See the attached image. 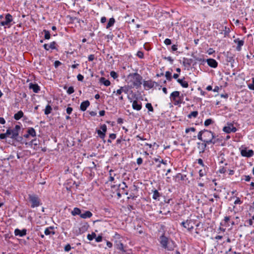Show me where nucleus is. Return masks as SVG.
I'll return each instance as SVG.
<instances>
[{
	"label": "nucleus",
	"instance_id": "nucleus-1",
	"mask_svg": "<svg viewBox=\"0 0 254 254\" xmlns=\"http://www.w3.org/2000/svg\"><path fill=\"white\" fill-rule=\"evenodd\" d=\"M159 242L163 248L168 251H172L175 247V243L162 235L160 237Z\"/></svg>",
	"mask_w": 254,
	"mask_h": 254
},
{
	"label": "nucleus",
	"instance_id": "nucleus-2",
	"mask_svg": "<svg viewBox=\"0 0 254 254\" xmlns=\"http://www.w3.org/2000/svg\"><path fill=\"white\" fill-rule=\"evenodd\" d=\"M127 78L132 82L133 87L138 89L141 87L142 84V76L137 72L130 73L127 76Z\"/></svg>",
	"mask_w": 254,
	"mask_h": 254
},
{
	"label": "nucleus",
	"instance_id": "nucleus-3",
	"mask_svg": "<svg viewBox=\"0 0 254 254\" xmlns=\"http://www.w3.org/2000/svg\"><path fill=\"white\" fill-rule=\"evenodd\" d=\"M203 142H206L208 144L212 143L215 144L217 142L215 139V134L214 132L207 129H204Z\"/></svg>",
	"mask_w": 254,
	"mask_h": 254
},
{
	"label": "nucleus",
	"instance_id": "nucleus-4",
	"mask_svg": "<svg viewBox=\"0 0 254 254\" xmlns=\"http://www.w3.org/2000/svg\"><path fill=\"white\" fill-rule=\"evenodd\" d=\"M28 199L31 202V207L35 208L41 205L40 199L37 194H29Z\"/></svg>",
	"mask_w": 254,
	"mask_h": 254
},
{
	"label": "nucleus",
	"instance_id": "nucleus-5",
	"mask_svg": "<svg viewBox=\"0 0 254 254\" xmlns=\"http://www.w3.org/2000/svg\"><path fill=\"white\" fill-rule=\"evenodd\" d=\"M13 21L12 16L10 13H6L5 15V20H1L0 22V26H7L8 28H9L11 24V22Z\"/></svg>",
	"mask_w": 254,
	"mask_h": 254
},
{
	"label": "nucleus",
	"instance_id": "nucleus-6",
	"mask_svg": "<svg viewBox=\"0 0 254 254\" xmlns=\"http://www.w3.org/2000/svg\"><path fill=\"white\" fill-rule=\"evenodd\" d=\"M178 97H180V92L178 91L173 92L170 95V100L174 102V104L175 106L180 105L181 104L180 101H177V98H178Z\"/></svg>",
	"mask_w": 254,
	"mask_h": 254
},
{
	"label": "nucleus",
	"instance_id": "nucleus-7",
	"mask_svg": "<svg viewBox=\"0 0 254 254\" xmlns=\"http://www.w3.org/2000/svg\"><path fill=\"white\" fill-rule=\"evenodd\" d=\"M237 130L236 127H234V125L231 123H228L227 126L223 128V131L227 133H230L231 132H235Z\"/></svg>",
	"mask_w": 254,
	"mask_h": 254
},
{
	"label": "nucleus",
	"instance_id": "nucleus-8",
	"mask_svg": "<svg viewBox=\"0 0 254 254\" xmlns=\"http://www.w3.org/2000/svg\"><path fill=\"white\" fill-rule=\"evenodd\" d=\"M254 151L253 150H247L246 148L241 150V154L243 157H251L254 155Z\"/></svg>",
	"mask_w": 254,
	"mask_h": 254
},
{
	"label": "nucleus",
	"instance_id": "nucleus-9",
	"mask_svg": "<svg viewBox=\"0 0 254 254\" xmlns=\"http://www.w3.org/2000/svg\"><path fill=\"white\" fill-rule=\"evenodd\" d=\"M217 29H219L221 34H224L225 36L227 35L230 32L229 28L226 26H223V25L219 24L218 25Z\"/></svg>",
	"mask_w": 254,
	"mask_h": 254
},
{
	"label": "nucleus",
	"instance_id": "nucleus-10",
	"mask_svg": "<svg viewBox=\"0 0 254 254\" xmlns=\"http://www.w3.org/2000/svg\"><path fill=\"white\" fill-rule=\"evenodd\" d=\"M6 134H8L9 135H11L10 137L12 139H16L18 136L19 133L14 129L8 128L6 130Z\"/></svg>",
	"mask_w": 254,
	"mask_h": 254
},
{
	"label": "nucleus",
	"instance_id": "nucleus-11",
	"mask_svg": "<svg viewBox=\"0 0 254 254\" xmlns=\"http://www.w3.org/2000/svg\"><path fill=\"white\" fill-rule=\"evenodd\" d=\"M190 220H187L186 221L182 222L181 223V225L184 228H187L189 231H191L193 229V227L190 225Z\"/></svg>",
	"mask_w": 254,
	"mask_h": 254
},
{
	"label": "nucleus",
	"instance_id": "nucleus-12",
	"mask_svg": "<svg viewBox=\"0 0 254 254\" xmlns=\"http://www.w3.org/2000/svg\"><path fill=\"white\" fill-rule=\"evenodd\" d=\"M208 65L212 68H216L218 66V63L213 59H208L206 60Z\"/></svg>",
	"mask_w": 254,
	"mask_h": 254
},
{
	"label": "nucleus",
	"instance_id": "nucleus-13",
	"mask_svg": "<svg viewBox=\"0 0 254 254\" xmlns=\"http://www.w3.org/2000/svg\"><path fill=\"white\" fill-rule=\"evenodd\" d=\"M27 230L26 229H23L22 230H20L19 229H16L14 230V234L15 236H18L20 237H23L26 235Z\"/></svg>",
	"mask_w": 254,
	"mask_h": 254
},
{
	"label": "nucleus",
	"instance_id": "nucleus-14",
	"mask_svg": "<svg viewBox=\"0 0 254 254\" xmlns=\"http://www.w3.org/2000/svg\"><path fill=\"white\" fill-rule=\"evenodd\" d=\"M155 85H157V83L151 80L144 81L143 83L144 87H147L149 89L153 88Z\"/></svg>",
	"mask_w": 254,
	"mask_h": 254
},
{
	"label": "nucleus",
	"instance_id": "nucleus-15",
	"mask_svg": "<svg viewBox=\"0 0 254 254\" xmlns=\"http://www.w3.org/2000/svg\"><path fill=\"white\" fill-rule=\"evenodd\" d=\"M29 88L32 89L33 91L35 93H38L40 90V87L37 84H33L32 83L29 84Z\"/></svg>",
	"mask_w": 254,
	"mask_h": 254
},
{
	"label": "nucleus",
	"instance_id": "nucleus-16",
	"mask_svg": "<svg viewBox=\"0 0 254 254\" xmlns=\"http://www.w3.org/2000/svg\"><path fill=\"white\" fill-rule=\"evenodd\" d=\"M192 62V60L191 59H188L186 58H183V65L189 68Z\"/></svg>",
	"mask_w": 254,
	"mask_h": 254
},
{
	"label": "nucleus",
	"instance_id": "nucleus-17",
	"mask_svg": "<svg viewBox=\"0 0 254 254\" xmlns=\"http://www.w3.org/2000/svg\"><path fill=\"white\" fill-rule=\"evenodd\" d=\"M89 105L90 102L88 100L83 101L80 104V109L82 111H85Z\"/></svg>",
	"mask_w": 254,
	"mask_h": 254
},
{
	"label": "nucleus",
	"instance_id": "nucleus-18",
	"mask_svg": "<svg viewBox=\"0 0 254 254\" xmlns=\"http://www.w3.org/2000/svg\"><path fill=\"white\" fill-rule=\"evenodd\" d=\"M132 107L134 110L139 111L142 108L141 103L139 104L137 101L134 100L132 102Z\"/></svg>",
	"mask_w": 254,
	"mask_h": 254
},
{
	"label": "nucleus",
	"instance_id": "nucleus-19",
	"mask_svg": "<svg viewBox=\"0 0 254 254\" xmlns=\"http://www.w3.org/2000/svg\"><path fill=\"white\" fill-rule=\"evenodd\" d=\"M89 227V225L87 223L85 222L82 224L79 228V233H83L87 230Z\"/></svg>",
	"mask_w": 254,
	"mask_h": 254
},
{
	"label": "nucleus",
	"instance_id": "nucleus-20",
	"mask_svg": "<svg viewBox=\"0 0 254 254\" xmlns=\"http://www.w3.org/2000/svg\"><path fill=\"white\" fill-rule=\"evenodd\" d=\"M128 91V89L126 86L121 87L119 89H118L116 91V94L117 95H121L122 92H124L126 94H127Z\"/></svg>",
	"mask_w": 254,
	"mask_h": 254
},
{
	"label": "nucleus",
	"instance_id": "nucleus-21",
	"mask_svg": "<svg viewBox=\"0 0 254 254\" xmlns=\"http://www.w3.org/2000/svg\"><path fill=\"white\" fill-rule=\"evenodd\" d=\"M185 77L183 79H177V82L184 88H187L189 86L188 83L184 80Z\"/></svg>",
	"mask_w": 254,
	"mask_h": 254
},
{
	"label": "nucleus",
	"instance_id": "nucleus-22",
	"mask_svg": "<svg viewBox=\"0 0 254 254\" xmlns=\"http://www.w3.org/2000/svg\"><path fill=\"white\" fill-rule=\"evenodd\" d=\"M92 216V213L90 211H85L84 213L80 214V217L83 219L90 218Z\"/></svg>",
	"mask_w": 254,
	"mask_h": 254
},
{
	"label": "nucleus",
	"instance_id": "nucleus-23",
	"mask_svg": "<svg viewBox=\"0 0 254 254\" xmlns=\"http://www.w3.org/2000/svg\"><path fill=\"white\" fill-rule=\"evenodd\" d=\"M235 42L237 43V46L236 47V50L238 51H240L241 50V47L244 45V41L243 40H240L239 39L235 40Z\"/></svg>",
	"mask_w": 254,
	"mask_h": 254
},
{
	"label": "nucleus",
	"instance_id": "nucleus-24",
	"mask_svg": "<svg viewBox=\"0 0 254 254\" xmlns=\"http://www.w3.org/2000/svg\"><path fill=\"white\" fill-rule=\"evenodd\" d=\"M24 116L23 112L22 111H19L17 113L15 114L14 115V119L15 120H19Z\"/></svg>",
	"mask_w": 254,
	"mask_h": 254
},
{
	"label": "nucleus",
	"instance_id": "nucleus-25",
	"mask_svg": "<svg viewBox=\"0 0 254 254\" xmlns=\"http://www.w3.org/2000/svg\"><path fill=\"white\" fill-rule=\"evenodd\" d=\"M81 211L79 208L75 207L71 212V214L72 216H76L77 215H79L80 216V214H81Z\"/></svg>",
	"mask_w": 254,
	"mask_h": 254
},
{
	"label": "nucleus",
	"instance_id": "nucleus-26",
	"mask_svg": "<svg viewBox=\"0 0 254 254\" xmlns=\"http://www.w3.org/2000/svg\"><path fill=\"white\" fill-rule=\"evenodd\" d=\"M100 82L106 86H109L111 84L110 81L104 77H101L100 79Z\"/></svg>",
	"mask_w": 254,
	"mask_h": 254
},
{
	"label": "nucleus",
	"instance_id": "nucleus-27",
	"mask_svg": "<svg viewBox=\"0 0 254 254\" xmlns=\"http://www.w3.org/2000/svg\"><path fill=\"white\" fill-rule=\"evenodd\" d=\"M153 194L152 198L155 200H159V197L160 196V193L156 190H153Z\"/></svg>",
	"mask_w": 254,
	"mask_h": 254
},
{
	"label": "nucleus",
	"instance_id": "nucleus-28",
	"mask_svg": "<svg viewBox=\"0 0 254 254\" xmlns=\"http://www.w3.org/2000/svg\"><path fill=\"white\" fill-rule=\"evenodd\" d=\"M27 133L32 137L36 136V131L33 127H29L27 130Z\"/></svg>",
	"mask_w": 254,
	"mask_h": 254
},
{
	"label": "nucleus",
	"instance_id": "nucleus-29",
	"mask_svg": "<svg viewBox=\"0 0 254 254\" xmlns=\"http://www.w3.org/2000/svg\"><path fill=\"white\" fill-rule=\"evenodd\" d=\"M115 22V20L114 18H111L109 19V22L106 26V28L108 29L110 27L113 26Z\"/></svg>",
	"mask_w": 254,
	"mask_h": 254
},
{
	"label": "nucleus",
	"instance_id": "nucleus-30",
	"mask_svg": "<svg viewBox=\"0 0 254 254\" xmlns=\"http://www.w3.org/2000/svg\"><path fill=\"white\" fill-rule=\"evenodd\" d=\"M198 113L197 111H193L191 112L190 114L188 115V118L189 119H191L192 118H195L198 116Z\"/></svg>",
	"mask_w": 254,
	"mask_h": 254
},
{
	"label": "nucleus",
	"instance_id": "nucleus-31",
	"mask_svg": "<svg viewBox=\"0 0 254 254\" xmlns=\"http://www.w3.org/2000/svg\"><path fill=\"white\" fill-rule=\"evenodd\" d=\"M116 248L118 250H119L122 252H125L126 250L124 248V245L122 243H119L116 245Z\"/></svg>",
	"mask_w": 254,
	"mask_h": 254
},
{
	"label": "nucleus",
	"instance_id": "nucleus-32",
	"mask_svg": "<svg viewBox=\"0 0 254 254\" xmlns=\"http://www.w3.org/2000/svg\"><path fill=\"white\" fill-rule=\"evenodd\" d=\"M52 110V108L51 106L49 105H47L45 109V111H44L45 114L46 115H49V114H50L51 113Z\"/></svg>",
	"mask_w": 254,
	"mask_h": 254
},
{
	"label": "nucleus",
	"instance_id": "nucleus-33",
	"mask_svg": "<svg viewBox=\"0 0 254 254\" xmlns=\"http://www.w3.org/2000/svg\"><path fill=\"white\" fill-rule=\"evenodd\" d=\"M207 144V143L206 142H204L201 144H200V143H197V144L200 145L198 147V148L201 150V152H203L205 151Z\"/></svg>",
	"mask_w": 254,
	"mask_h": 254
},
{
	"label": "nucleus",
	"instance_id": "nucleus-34",
	"mask_svg": "<svg viewBox=\"0 0 254 254\" xmlns=\"http://www.w3.org/2000/svg\"><path fill=\"white\" fill-rule=\"evenodd\" d=\"M43 33H44V34H45L44 38L45 39L49 40L50 39L51 34H50V32L48 30L44 29L43 30Z\"/></svg>",
	"mask_w": 254,
	"mask_h": 254
},
{
	"label": "nucleus",
	"instance_id": "nucleus-35",
	"mask_svg": "<svg viewBox=\"0 0 254 254\" xmlns=\"http://www.w3.org/2000/svg\"><path fill=\"white\" fill-rule=\"evenodd\" d=\"M57 44L55 41L51 42L50 44H49L50 48L52 50H57L58 49H57Z\"/></svg>",
	"mask_w": 254,
	"mask_h": 254
},
{
	"label": "nucleus",
	"instance_id": "nucleus-36",
	"mask_svg": "<svg viewBox=\"0 0 254 254\" xmlns=\"http://www.w3.org/2000/svg\"><path fill=\"white\" fill-rule=\"evenodd\" d=\"M53 229V227H48V228H47L45 230V231H44V234L46 235H49L50 234H51V233H52L53 234H55V232H51V229Z\"/></svg>",
	"mask_w": 254,
	"mask_h": 254
},
{
	"label": "nucleus",
	"instance_id": "nucleus-37",
	"mask_svg": "<svg viewBox=\"0 0 254 254\" xmlns=\"http://www.w3.org/2000/svg\"><path fill=\"white\" fill-rule=\"evenodd\" d=\"M160 157L158 156L157 158H153V160H154L156 162H159L160 163L163 164L164 165H166V161H164L163 159L160 160Z\"/></svg>",
	"mask_w": 254,
	"mask_h": 254
},
{
	"label": "nucleus",
	"instance_id": "nucleus-38",
	"mask_svg": "<svg viewBox=\"0 0 254 254\" xmlns=\"http://www.w3.org/2000/svg\"><path fill=\"white\" fill-rule=\"evenodd\" d=\"M203 135H204V129L203 130H202L201 131H200L198 134H197V138L203 141Z\"/></svg>",
	"mask_w": 254,
	"mask_h": 254
},
{
	"label": "nucleus",
	"instance_id": "nucleus-39",
	"mask_svg": "<svg viewBox=\"0 0 254 254\" xmlns=\"http://www.w3.org/2000/svg\"><path fill=\"white\" fill-rule=\"evenodd\" d=\"M213 123L214 121L211 119H208L204 121V125L205 127H208Z\"/></svg>",
	"mask_w": 254,
	"mask_h": 254
},
{
	"label": "nucleus",
	"instance_id": "nucleus-40",
	"mask_svg": "<svg viewBox=\"0 0 254 254\" xmlns=\"http://www.w3.org/2000/svg\"><path fill=\"white\" fill-rule=\"evenodd\" d=\"M96 236V235L95 233L93 232L91 234H88L87 235V238L88 239V240H89V241H92L93 240V239L95 238Z\"/></svg>",
	"mask_w": 254,
	"mask_h": 254
},
{
	"label": "nucleus",
	"instance_id": "nucleus-41",
	"mask_svg": "<svg viewBox=\"0 0 254 254\" xmlns=\"http://www.w3.org/2000/svg\"><path fill=\"white\" fill-rule=\"evenodd\" d=\"M97 132L101 138L103 139H104L106 135V134L104 132H103V131L99 129L97 130Z\"/></svg>",
	"mask_w": 254,
	"mask_h": 254
},
{
	"label": "nucleus",
	"instance_id": "nucleus-42",
	"mask_svg": "<svg viewBox=\"0 0 254 254\" xmlns=\"http://www.w3.org/2000/svg\"><path fill=\"white\" fill-rule=\"evenodd\" d=\"M172 73L171 72L167 71L165 72V77H166V79L169 80L171 81L172 80Z\"/></svg>",
	"mask_w": 254,
	"mask_h": 254
},
{
	"label": "nucleus",
	"instance_id": "nucleus-43",
	"mask_svg": "<svg viewBox=\"0 0 254 254\" xmlns=\"http://www.w3.org/2000/svg\"><path fill=\"white\" fill-rule=\"evenodd\" d=\"M145 107L148 109L149 112H153L154 111L153 108L151 103H147L145 105Z\"/></svg>",
	"mask_w": 254,
	"mask_h": 254
},
{
	"label": "nucleus",
	"instance_id": "nucleus-44",
	"mask_svg": "<svg viewBox=\"0 0 254 254\" xmlns=\"http://www.w3.org/2000/svg\"><path fill=\"white\" fill-rule=\"evenodd\" d=\"M176 177L179 178L181 180L184 181L185 179V178H186V175L178 173L176 175Z\"/></svg>",
	"mask_w": 254,
	"mask_h": 254
},
{
	"label": "nucleus",
	"instance_id": "nucleus-45",
	"mask_svg": "<svg viewBox=\"0 0 254 254\" xmlns=\"http://www.w3.org/2000/svg\"><path fill=\"white\" fill-rule=\"evenodd\" d=\"M119 187L120 188V189H122V190H125V188H127V185H126V183H125L124 182H123L122 183V185L120 184V185H119Z\"/></svg>",
	"mask_w": 254,
	"mask_h": 254
},
{
	"label": "nucleus",
	"instance_id": "nucleus-46",
	"mask_svg": "<svg viewBox=\"0 0 254 254\" xmlns=\"http://www.w3.org/2000/svg\"><path fill=\"white\" fill-rule=\"evenodd\" d=\"M110 75L114 79H116L118 77V74L115 71H112L110 72Z\"/></svg>",
	"mask_w": 254,
	"mask_h": 254
},
{
	"label": "nucleus",
	"instance_id": "nucleus-47",
	"mask_svg": "<svg viewBox=\"0 0 254 254\" xmlns=\"http://www.w3.org/2000/svg\"><path fill=\"white\" fill-rule=\"evenodd\" d=\"M74 92V88L72 86H70L67 90V93L68 94H71Z\"/></svg>",
	"mask_w": 254,
	"mask_h": 254
},
{
	"label": "nucleus",
	"instance_id": "nucleus-48",
	"mask_svg": "<svg viewBox=\"0 0 254 254\" xmlns=\"http://www.w3.org/2000/svg\"><path fill=\"white\" fill-rule=\"evenodd\" d=\"M100 128L102 130L101 131L104 132L106 134L107 131V126L105 124L102 125L100 127Z\"/></svg>",
	"mask_w": 254,
	"mask_h": 254
},
{
	"label": "nucleus",
	"instance_id": "nucleus-49",
	"mask_svg": "<svg viewBox=\"0 0 254 254\" xmlns=\"http://www.w3.org/2000/svg\"><path fill=\"white\" fill-rule=\"evenodd\" d=\"M190 131L194 132L195 131V128L193 127H192L190 128H187L185 130V132L187 133H189Z\"/></svg>",
	"mask_w": 254,
	"mask_h": 254
},
{
	"label": "nucleus",
	"instance_id": "nucleus-50",
	"mask_svg": "<svg viewBox=\"0 0 254 254\" xmlns=\"http://www.w3.org/2000/svg\"><path fill=\"white\" fill-rule=\"evenodd\" d=\"M113 172L114 171L112 170L110 171L109 181L113 182L115 180L114 176L112 175V173H113Z\"/></svg>",
	"mask_w": 254,
	"mask_h": 254
},
{
	"label": "nucleus",
	"instance_id": "nucleus-51",
	"mask_svg": "<svg viewBox=\"0 0 254 254\" xmlns=\"http://www.w3.org/2000/svg\"><path fill=\"white\" fill-rule=\"evenodd\" d=\"M71 246L69 244L65 245L64 248V250L65 252L69 251L71 250Z\"/></svg>",
	"mask_w": 254,
	"mask_h": 254
},
{
	"label": "nucleus",
	"instance_id": "nucleus-52",
	"mask_svg": "<svg viewBox=\"0 0 254 254\" xmlns=\"http://www.w3.org/2000/svg\"><path fill=\"white\" fill-rule=\"evenodd\" d=\"M243 203V201L241 200L239 197H237L236 200L234 201L235 204H241Z\"/></svg>",
	"mask_w": 254,
	"mask_h": 254
},
{
	"label": "nucleus",
	"instance_id": "nucleus-53",
	"mask_svg": "<svg viewBox=\"0 0 254 254\" xmlns=\"http://www.w3.org/2000/svg\"><path fill=\"white\" fill-rule=\"evenodd\" d=\"M8 135H9L8 134H6V132L5 133H0V139H5Z\"/></svg>",
	"mask_w": 254,
	"mask_h": 254
},
{
	"label": "nucleus",
	"instance_id": "nucleus-54",
	"mask_svg": "<svg viewBox=\"0 0 254 254\" xmlns=\"http://www.w3.org/2000/svg\"><path fill=\"white\" fill-rule=\"evenodd\" d=\"M164 44L166 45H170L171 44V40L170 39L167 38L164 40Z\"/></svg>",
	"mask_w": 254,
	"mask_h": 254
},
{
	"label": "nucleus",
	"instance_id": "nucleus-55",
	"mask_svg": "<svg viewBox=\"0 0 254 254\" xmlns=\"http://www.w3.org/2000/svg\"><path fill=\"white\" fill-rule=\"evenodd\" d=\"M163 59L169 61L170 62V63L172 64H173V61H174L173 59L171 57H165L163 58Z\"/></svg>",
	"mask_w": 254,
	"mask_h": 254
},
{
	"label": "nucleus",
	"instance_id": "nucleus-56",
	"mask_svg": "<svg viewBox=\"0 0 254 254\" xmlns=\"http://www.w3.org/2000/svg\"><path fill=\"white\" fill-rule=\"evenodd\" d=\"M77 78L78 81H82L83 80L84 77L82 75L78 74L77 76Z\"/></svg>",
	"mask_w": 254,
	"mask_h": 254
},
{
	"label": "nucleus",
	"instance_id": "nucleus-57",
	"mask_svg": "<svg viewBox=\"0 0 254 254\" xmlns=\"http://www.w3.org/2000/svg\"><path fill=\"white\" fill-rule=\"evenodd\" d=\"M72 111H73L72 108L71 107H68L66 110V113L68 115L71 114Z\"/></svg>",
	"mask_w": 254,
	"mask_h": 254
},
{
	"label": "nucleus",
	"instance_id": "nucleus-58",
	"mask_svg": "<svg viewBox=\"0 0 254 254\" xmlns=\"http://www.w3.org/2000/svg\"><path fill=\"white\" fill-rule=\"evenodd\" d=\"M62 64V63L59 61H56L54 63V66L56 68H57L59 66Z\"/></svg>",
	"mask_w": 254,
	"mask_h": 254
},
{
	"label": "nucleus",
	"instance_id": "nucleus-59",
	"mask_svg": "<svg viewBox=\"0 0 254 254\" xmlns=\"http://www.w3.org/2000/svg\"><path fill=\"white\" fill-rule=\"evenodd\" d=\"M102 236L99 235L97 237H95V240L96 242H100L102 241Z\"/></svg>",
	"mask_w": 254,
	"mask_h": 254
},
{
	"label": "nucleus",
	"instance_id": "nucleus-60",
	"mask_svg": "<svg viewBox=\"0 0 254 254\" xmlns=\"http://www.w3.org/2000/svg\"><path fill=\"white\" fill-rule=\"evenodd\" d=\"M73 232L76 235H79L80 234H81L82 233H79V228H75L73 229Z\"/></svg>",
	"mask_w": 254,
	"mask_h": 254
},
{
	"label": "nucleus",
	"instance_id": "nucleus-61",
	"mask_svg": "<svg viewBox=\"0 0 254 254\" xmlns=\"http://www.w3.org/2000/svg\"><path fill=\"white\" fill-rule=\"evenodd\" d=\"M143 160L141 157L138 158L136 160V163L138 165H141L142 163Z\"/></svg>",
	"mask_w": 254,
	"mask_h": 254
},
{
	"label": "nucleus",
	"instance_id": "nucleus-62",
	"mask_svg": "<svg viewBox=\"0 0 254 254\" xmlns=\"http://www.w3.org/2000/svg\"><path fill=\"white\" fill-rule=\"evenodd\" d=\"M137 56L142 59L143 58V56H144V55H143V53L142 52H140V51H138L137 53Z\"/></svg>",
	"mask_w": 254,
	"mask_h": 254
},
{
	"label": "nucleus",
	"instance_id": "nucleus-63",
	"mask_svg": "<svg viewBox=\"0 0 254 254\" xmlns=\"http://www.w3.org/2000/svg\"><path fill=\"white\" fill-rule=\"evenodd\" d=\"M95 57L94 55H90L88 57V59L89 61H92L94 60Z\"/></svg>",
	"mask_w": 254,
	"mask_h": 254
},
{
	"label": "nucleus",
	"instance_id": "nucleus-64",
	"mask_svg": "<svg viewBox=\"0 0 254 254\" xmlns=\"http://www.w3.org/2000/svg\"><path fill=\"white\" fill-rule=\"evenodd\" d=\"M177 45H173L172 46V47H171V49H172V51L173 52H174V51H176L178 49V48H177Z\"/></svg>",
	"mask_w": 254,
	"mask_h": 254
}]
</instances>
